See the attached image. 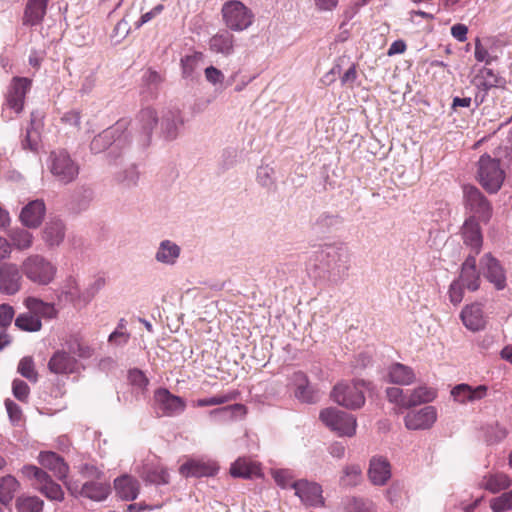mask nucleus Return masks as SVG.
Wrapping results in <instances>:
<instances>
[{
	"mask_svg": "<svg viewBox=\"0 0 512 512\" xmlns=\"http://www.w3.org/2000/svg\"><path fill=\"white\" fill-rule=\"evenodd\" d=\"M12 392L15 398L19 401H26L29 396L30 389L25 381L15 379L12 383Z\"/></svg>",
	"mask_w": 512,
	"mask_h": 512,
	"instance_id": "obj_59",
	"label": "nucleus"
},
{
	"mask_svg": "<svg viewBox=\"0 0 512 512\" xmlns=\"http://www.w3.org/2000/svg\"><path fill=\"white\" fill-rule=\"evenodd\" d=\"M388 377L390 382L398 385H410L416 378L412 368L401 363H394L389 367Z\"/></svg>",
	"mask_w": 512,
	"mask_h": 512,
	"instance_id": "obj_38",
	"label": "nucleus"
},
{
	"mask_svg": "<svg viewBox=\"0 0 512 512\" xmlns=\"http://www.w3.org/2000/svg\"><path fill=\"white\" fill-rule=\"evenodd\" d=\"M182 123L183 121L178 110L174 109L166 111L161 117V136L168 141L176 139L178 136V128Z\"/></svg>",
	"mask_w": 512,
	"mask_h": 512,
	"instance_id": "obj_28",
	"label": "nucleus"
},
{
	"mask_svg": "<svg viewBox=\"0 0 512 512\" xmlns=\"http://www.w3.org/2000/svg\"><path fill=\"white\" fill-rule=\"evenodd\" d=\"M437 419V412L433 406H425L419 410L407 413L404 422L409 430L429 429Z\"/></svg>",
	"mask_w": 512,
	"mask_h": 512,
	"instance_id": "obj_17",
	"label": "nucleus"
},
{
	"mask_svg": "<svg viewBox=\"0 0 512 512\" xmlns=\"http://www.w3.org/2000/svg\"><path fill=\"white\" fill-rule=\"evenodd\" d=\"M463 200L470 217L483 222L489 221L492 215V207L481 191L472 185L463 186Z\"/></svg>",
	"mask_w": 512,
	"mask_h": 512,
	"instance_id": "obj_11",
	"label": "nucleus"
},
{
	"mask_svg": "<svg viewBox=\"0 0 512 512\" xmlns=\"http://www.w3.org/2000/svg\"><path fill=\"white\" fill-rule=\"evenodd\" d=\"M295 495L308 507L318 508L325 505L322 486L307 479L296 480L291 484Z\"/></svg>",
	"mask_w": 512,
	"mask_h": 512,
	"instance_id": "obj_12",
	"label": "nucleus"
},
{
	"mask_svg": "<svg viewBox=\"0 0 512 512\" xmlns=\"http://www.w3.org/2000/svg\"><path fill=\"white\" fill-rule=\"evenodd\" d=\"M21 472L25 477L35 480L36 488L46 498L54 501H62L64 499L62 487L53 481L46 471L34 465H25Z\"/></svg>",
	"mask_w": 512,
	"mask_h": 512,
	"instance_id": "obj_7",
	"label": "nucleus"
},
{
	"mask_svg": "<svg viewBox=\"0 0 512 512\" xmlns=\"http://www.w3.org/2000/svg\"><path fill=\"white\" fill-rule=\"evenodd\" d=\"M221 13L224 24L235 32L247 30L255 18L252 10L238 0L226 1L222 6Z\"/></svg>",
	"mask_w": 512,
	"mask_h": 512,
	"instance_id": "obj_5",
	"label": "nucleus"
},
{
	"mask_svg": "<svg viewBox=\"0 0 512 512\" xmlns=\"http://www.w3.org/2000/svg\"><path fill=\"white\" fill-rule=\"evenodd\" d=\"M489 506L492 512H508L512 510V489L504 491L490 500Z\"/></svg>",
	"mask_w": 512,
	"mask_h": 512,
	"instance_id": "obj_48",
	"label": "nucleus"
},
{
	"mask_svg": "<svg viewBox=\"0 0 512 512\" xmlns=\"http://www.w3.org/2000/svg\"><path fill=\"white\" fill-rule=\"evenodd\" d=\"M243 406L241 404H234L223 408H217L210 411V416L215 421H226L233 417L235 410H241Z\"/></svg>",
	"mask_w": 512,
	"mask_h": 512,
	"instance_id": "obj_57",
	"label": "nucleus"
},
{
	"mask_svg": "<svg viewBox=\"0 0 512 512\" xmlns=\"http://www.w3.org/2000/svg\"><path fill=\"white\" fill-rule=\"evenodd\" d=\"M5 407L12 423H18L21 420L22 411L20 407L10 399L5 400Z\"/></svg>",
	"mask_w": 512,
	"mask_h": 512,
	"instance_id": "obj_63",
	"label": "nucleus"
},
{
	"mask_svg": "<svg viewBox=\"0 0 512 512\" xmlns=\"http://www.w3.org/2000/svg\"><path fill=\"white\" fill-rule=\"evenodd\" d=\"M371 389V383L364 380L342 381L331 391V398L338 405L350 410L360 409L365 404V391Z\"/></svg>",
	"mask_w": 512,
	"mask_h": 512,
	"instance_id": "obj_3",
	"label": "nucleus"
},
{
	"mask_svg": "<svg viewBox=\"0 0 512 512\" xmlns=\"http://www.w3.org/2000/svg\"><path fill=\"white\" fill-rule=\"evenodd\" d=\"M82 291L78 281L69 277L61 287L58 298L60 301L71 303L76 309H81L85 307V303H82Z\"/></svg>",
	"mask_w": 512,
	"mask_h": 512,
	"instance_id": "obj_29",
	"label": "nucleus"
},
{
	"mask_svg": "<svg viewBox=\"0 0 512 512\" xmlns=\"http://www.w3.org/2000/svg\"><path fill=\"white\" fill-rule=\"evenodd\" d=\"M24 306L29 310L33 315L39 317L41 320L44 319H53L57 316V310L52 303L44 302L41 299L33 296H29L24 299Z\"/></svg>",
	"mask_w": 512,
	"mask_h": 512,
	"instance_id": "obj_33",
	"label": "nucleus"
},
{
	"mask_svg": "<svg viewBox=\"0 0 512 512\" xmlns=\"http://www.w3.org/2000/svg\"><path fill=\"white\" fill-rule=\"evenodd\" d=\"M482 275L494 285L497 290H502L506 286V274L499 262L491 253L482 256L479 262Z\"/></svg>",
	"mask_w": 512,
	"mask_h": 512,
	"instance_id": "obj_14",
	"label": "nucleus"
},
{
	"mask_svg": "<svg viewBox=\"0 0 512 512\" xmlns=\"http://www.w3.org/2000/svg\"><path fill=\"white\" fill-rule=\"evenodd\" d=\"M271 476L282 489L291 488V484L295 482V475L290 469H273L271 470Z\"/></svg>",
	"mask_w": 512,
	"mask_h": 512,
	"instance_id": "obj_52",
	"label": "nucleus"
},
{
	"mask_svg": "<svg viewBox=\"0 0 512 512\" xmlns=\"http://www.w3.org/2000/svg\"><path fill=\"white\" fill-rule=\"evenodd\" d=\"M181 255V247L172 240H162L155 252L154 258L157 263L166 266H174Z\"/></svg>",
	"mask_w": 512,
	"mask_h": 512,
	"instance_id": "obj_25",
	"label": "nucleus"
},
{
	"mask_svg": "<svg viewBox=\"0 0 512 512\" xmlns=\"http://www.w3.org/2000/svg\"><path fill=\"white\" fill-rule=\"evenodd\" d=\"M481 271L477 269L476 256L469 254L461 267L459 280L470 291H476L481 283Z\"/></svg>",
	"mask_w": 512,
	"mask_h": 512,
	"instance_id": "obj_22",
	"label": "nucleus"
},
{
	"mask_svg": "<svg viewBox=\"0 0 512 512\" xmlns=\"http://www.w3.org/2000/svg\"><path fill=\"white\" fill-rule=\"evenodd\" d=\"M105 280L101 277L91 281L82 291V303L85 307L92 301L95 295L104 287Z\"/></svg>",
	"mask_w": 512,
	"mask_h": 512,
	"instance_id": "obj_54",
	"label": "nucleus"
},
{
	"mask_svg": "<svg viewBox=\"0 0 512 512\" xmlns=\"http://www.w3.org/2000/svg\"><path fill=\"white\" fill-rule=\"evenodd\" d=\"M471 83L476 89L474 104L478 107L486 100L491 90L503 89L506 85V80L492 69L483 67L478 70Z\"/></svg>",
	"mask_w": 512,
	"mask_h": 512,
	"instance_id": "obj_9",
	"label": "nucleus"
},
{
	"mask_svg": "<svg viewBox=\"0 0 512 512\" xmlns=\"http://www.w3.org/2000/svg\"><path fill=\"white\" fill-rule=\"evenodd\" d=\"M140 178L139 171L135 164H131L125 169L115 173L114 180L117 184L124 188H134L138 185Z\"/></svg>",
	"mask_w": 512,
	"mask_h": 512,
	"instance_id": "obj_42",
	"label": "nucleus"
},
{
	"mask_svg": "<svg viewBox=\"0 0 512 512\" xmlns=\"http://www.w3.org/2000/svg\"><path fill=\"white\" fill-rule=\"evenodd\" d=\"M321 421L339 436L351 437L356 431V418L338 408L329 407L320 412Z\"/></svg>",
	"mask_w": 512,
	"mask_h": 512,
	"instance_id": "obj_8",
	"label": "nucleus"
},
{
	"mask_svg": "<svg viewBox=\"0 0 512 512\" xmlns=\"http://www.w3.org/2000/svg\"><path fill=\"white\" fill-rule=\"evenodd\" d=\"M462 238L464 244L471 248L472 255H478L481 251L483 237L480 226L474 217L465 220L462 226Z\"/></svg>",
	"mask_w": 512,
	"mask_h": 512,
	"instance_id": "obj_21",
	"label": "nucleus"
},
{
	"mask_svg": "<svg viewBox=\"0 0 512 512\" xmlns=\"http://www.w3.org/2000/svg\"><path fill=\"white\" fill-rule=\"evenodd\" d=\"M295 397L301 402L312 404L318 401V392L307 383L302 389H294Z\"/></svg>",
	"mask_w": 512,
	"mask_h": 512,
	"instance_id": "obj_56",
	"label": "nucleus"
},
{
	"mask_svg": "<svg viewBox=\"0 0 512 512\" xmlns=\"http://www.w3.org/2000/svg\"><path fill=\"white\" fill-rule=\"evenodd\" d=\"M15 326L22 331L38 332L42 328V321L28 310L16 317Z\"/></svg>",
	"mask_w": 512,
	"mask_h": 512,
	"instance_id": "obj_46",
	"label": "nucleus"
},
{
	"mask_svg": "<svg viewBox=\"0 0 512 512\" xmlns=\"http://www.w3.org/2000/svg\"><path fill=\"white\" fill-rule=\"evenodd\" d=\"M94 198V191L88 186L76 188L71 196V208L76 212L86 210Z\"/></svg>",
	"mask_w": 512,
	"mask_h": 512,
	"instance_id": "obj_41",
	"label": "nucleus"
},
{
	"mask_svg": "<svg viewBox=\"0 0 512 512\" xmlns=\"http://www.w3.org/2000/svg\"><path fill=\"white\" fill-rule=\"evenodd\" d=\"M21 272L30 282L46 286L54 281L57 267L41 254H30L22 261Z\"/></svg>",
	"mask_w": 512,
	"mask_h": 512,
	"instance_id": "obj_4",
	"label": "nucleus"
},
{
	"mask_svg": "<svg viewBox=\"0 0 512 512\" xmlns=\"http://www.w3.org/2000/svg\"><path fill=\"white\" fill-rule=\"evenodd\" d=\"M15 315L14 308L9 304L0 305V327L7 328Z\"/></svg>",
	"mask_w": 512,
	"mask_h": 512,
	"instance_id": "obj_60",
	"label": "nucleus"
},
{
	"mask_svg": "<svg viewBox=\"0 0 512 512\" xmlns=\"http://www.w3.org/2000/svg\"><path fill=\"white\" fill-rule=\"evenodd\" d=\"M65 237V225L61 220H53L46 224L43 240L49 247L59 246Z\"/></svg>",
	"mask_w": 512,
	"mask_h": 512,
	"instance_id": "obj_39",
	"label": "nucleus"
},
{
	"mask_svg": "<svg viewBox=\"0 0 512 512\" xmlns=\"http://www.w3.org/2000/svg\"><path fill=\"white\" fill-rule=\"evenodd\" d=\"M19 488V482L12 475H6L0 478V503L9 505L13 500L15 492Z\"/></svg>",
	"mask_w": 512,
	"mask_h": 512,
	"instance_id": "obj_43",
	"label": "nucleus"
},
{
	"mask_svg": "<svg viewBox=\"0 0 512 512\" xmlns=\"http://www.w3.org/2000/svg\"><path fill=\"white\" fill-rule=\"evenodd\" d=\"M66 346L69 354L80 358H89L92 354V349L88 345L83 344L77 336H71L66 341Z\"/></svg>",
	"mask_w": 512,
	"mask_h": 512,
	"instance_id": "obj_50",
	"label": "nucleus"
},
{
	"mask_svg": "<svg viewBox=\"0 0 512 512\" xmlns=\"http://www.w3.org/2000/svg\"><path fill=\"white\" fill-rule=\"evenodd\" d=\"M111 492V487L107 483L88 481L82 484V497L93 501H104Z\"/></svg>",
	"mask_w": 512,
	"mask_h": 512,
	"instance_id": "obj_40",
	"label": "nucleus"
},
{
	"mask_svg": "<svg viewBox=\"0 0 512 512\" xmlns=\"http://www.w3.org/2000/svg\"><path fill=\"white\" fill-rule=\"evenodd\" d=\"M205 77L213 85L222 84L224 81V74L214 66H209L205 69Z\"/></svg>",
	"mask_w": 512,
	"mask_h": 512,
	"instance_id": "obj_64",
	"label": "nucleus"
},
{
	"mask_svg": "<svg viewBox=\"0 0 512 512\" xmlns=\"http://www.w3.org/2000/svg\"><path fill=\"white\" fill-rule=\"evenodd\" d=\"M43 504V501L36 496L19 497L16 500L18 512H41Z\"/></svg>",
	"mask_w": 512,
	"mask_h": 512,
	"instance_id": "obj_49",
	"label": "nucleus"
},
{
	"mask_svg": "<svg viewBox=\"0 0 512 512\" xmlns=\"http://www.w3.org/2000/svg\"><path fill=\"white\" fill-rule=\"evenodd\" d=\"M42 113L34 111L31 113L30 125L26 131V137L22 141V147L25 150L36 151L38 148L39 129L42 126Z\"/></svg>",
	"mask_w": 512,
	"mask_h": 512,
	"instance_id": "obj_34",
	"label": "nucleus"
},
{
	"mask_svg": "<svg viewBox=\"0 0 512 512\" xmlns=\"http://www.w3.org/2000/svg\"><path fill=\"white\" fill-rule=\"evenodd\" d=\"M38 462L41 466L51 471L59 480H65L68 477L69 465L55 452H40L38 455Z\"/></svg>",
	"mask_w": 512,
	"mask_h": 512,
	"instance_id": "obj_20",
	"label": "nucleus"
},
{
	"mask_svg": "<svg viewBox=\"0 0 512 512\" xmlns=\"http://www.w3.org/2000/svg\"><path fill=\"white\" fill-rule=\"evenodd\" d=\"M408 392L399 387H389L386 389L387 399L401 408L408 409Z\"/></svg>",
	"mask_w": 512,
	"mask_h": 512,
	"instance_id": "obj_53",
	"label": "nucleus"
},
{
	"mask_svg": "<svg viewBox=\"0 0 512 512\" xmlns=\"http://www.w3.org/2000/svg\"><path fill=\"white\" fill-rule=\"evenodd\" d=\"M367 476L371 484L374 486H385L392 476L389 460L379 455L371 457Z\"/></svg>",
	"mask_w": 512,
	"mask_h": 512,
	"instance_id": "obj_15",
	"label": "nucleus"
},
{
	"mask_svg": "<svg viewBox=\"0 0 512 512\" xmlns=\"http://www.w3.org/2000/svg\"><path fill=\"white\" fill-rule=\"evenodd\" d=\"M435 397L436 392L434 389L426 386H419L413 391L408 392V408L420 405L422 403L431 402Z\"/></svg>",
	"mask_w": 512,
	"mask_h": 512,
	"instance_id": "obj_45",
	"label": "nucleus"
},
{
	"mask_svg": "<svg viewBox=\"0 0 512 512\" xmlns=\"http://www.w3.org/2000/svg\"><path fill=\"white\" fill-rule=\"evenodd\" d=\"M155 410L161 416L173 417L181 414L186 408L183 398L170 393L165 388H159L154 393Z\"/></svg>",
	"mask_w": 512,
	"mask_h": 512,
	"instance_id": "obj_13",
	"label": "nucleus"
},
{
	"mask_svg": "<svg viewBox=\"0 0 512 512\" xmlns=\"http://www.w3.org/2000/svg\"><path fill=\"white\" fill-rule=\"evenodd\" d=\"M139 473L141 478L150 484L162 485L169 482V473L159 464L146 463Z\"/></svg>",
	"mask_w": 512,
	"mask_h": 512,
	"instance_id": "obj_36",
	"label": "nucleus"
},
{
	"mask_svg": "<svg viewBox=\"0 0 512 512\" xmlns=\"http://www.w3.org/2000/svg\"><path fill=\"white\" fill-rule=\"evenodd\" d=\"M158 121L153 108H144L131 123L130 130L126 121H118L93 138L90 150L98 154L108 149L109 159L115 162L133 153L143 152L151 143L152 133Z\"/></svg>",
	"mask_w": 512,
	"mask_h": 512,
	"instance_id": "obj_1",
	"label": "nucleus"
},
{
	"mask_svg": "<svg viewBox=\"0 0 512 512\" xmlns=\"http://www.w3.org/2000/svg\"><path fill=\"white\" fill-rule=\"evenodd\" d=\"M8 241L11 249L25 251L30 249L34 243V235L26 227H13L7 231Z\"/></svg>",
	"mask_w": 512,
	"mask_h": 512,
	"instance_id": "obj_32",
	"label": "nucleus"
},
{
	"mask_svg": "<svg viewBox=\"0 0 512 512\" xmlns=\"http://www.w3.org/2000/svg\"><path fill=\"white\" fill-rule=\"evenodd\" d=\"M478 178L484 189L490 193H496L505 178L499 160L491 158L489 155H482L478 162Z\"/></svg>",
	"mask_w": 512,
	"mask_h": 512,
	"instance_id": "obj_6",
	"label": "nucleus"
},
{
	"mask_svg": "<svg viewBox=\"0 0 512 512\" xmlns=\"http://www.w3.org/2000/svg\"><path fill=\"white\" fill-rule=\"evenodd\" d=\"M274 169L269 165H262L257 170V181L263 187H271L274 184Z\"/></svg>",
	"mask_w": 512,
	"mask_h": 512,
	"instance_id": "obj_58",
	"label": "nucleus"
},
{
	"mask_svg": "<svg viewBox=\"0 0 512 512\" xmlns=\"http://www.w3.org/2000/svg\"><path fill=\"white\" fill-rule=\"evenodd\" d=\"M217 470L216 464L199 460H189L179 468L180 474L184 477L213 476Z\"/></svg>",
	"mask_w": 512,
	"mask_h": 512,
	"instance_id": "obj_27",
	"label": "nucleus"
},
{
	"mask_svg": "<svg viewBox=\"0 0 512 512\" xmlns=\"http://www.w3.org/2000/svg\"><path fill=\"white\" fill-rule=\"evenodd\" d=\"M45 211L46 208L43 200H33L22 208L19 219L24 227L36 229L42 224Z\"/></svg>",
	"mask_w": 512,
	"mask_h": 512,
	"instance_id": "obj_19",
	"label": "nucleus"
},
{
	"mask_svg": "<svg viewBox=\"0 0 512 512\" xmlns=\"http://www.w3.org/2000/svg\"><path fill=\"white\" fill-rule=\"evenodd\" d=\"M362 481V468L358 464L346 465L342 470L339 483L344 487H354Z\"/></svg>",
	"mask_w": 512,
	"mask_h": 512,
	"instance_id": "obj_44",
	"label": "nucleus"
},
{
	"mask_svg": "<svg viewBox=\"0 0 512 512\" xmlns=\"http://www.w3.org/2000/svg\"><path fill=\"white\" fill-rule=\"evenodd\" d=\"M319 268L333 281L342 280L349 270V254L342 245L329 244L316 251Z\"/></svg>",
	"mask_w": 512,
	"mask_h": 512,
	"instance_id": "obj_2",
	"label": "nucleus"
},
{
	"mask_svg": "<svg viewBox=\"0 0 512 512\" xmlns=\"http://www.w3.org/2000/svg\"><path fill=\"white\" fill-rule=\"evenodd\" d=\"M258 472V466L245 458L236 460L230 468L233 477L251 478Z\"/></svg>",
	"mask_w": 512,
	"mask_h": 512,
	"instance_id": "obj_47",
	"label": "nucleus"
},
{
	"mask_svg": "<svg viewBox=\"0 0 512 512\" xmlns=\"http://www.w3.org/2000/svg\"><path fill=\"white\" fill-rule=\"evenodd\" d=\"M31 81L28 78H14L6 97L7 106L20 113L24 107V100L30 89Z\"/></svg>",
	"mask_w": 512,
	"mask_h": 512,
	"instance_id": "obj_18",
	"label": "nucleus"
},
{
	"mask_svg": "<svg viewBox=\"0 0 512 512\" xmlns=\"http://www.w3.org/2000/svg\"><path fill=\"white\" fill-rule=\"evenodd\" d=\"M209 47L215 53L229 56L234 52V36L227 30L221 31L211 37Z\"/></svg>",
	"mask_w": 512,
	"mask_h": 512,
	"instance_id": "obj_37",
	"label": "nucleus"
},
{
	"mask_svg": "<svg viewBox=\"0 0 512 512\" xmlns=\"http://www.w3.org/2000/svg\"><path fill=\"white\" fill-rule=\"evenodd\" d=\"M128 379L133 386H136L140 389L146 387V385L148 384L147 377L141 370L138 369L130 370L128 374Z\"/></svg>",
	"mask_w": 512,
	"mask_h": 512,
	"instance_id": "obj_61",
	"label": "nucleus"
},
{
	"mask_svg": "<svg viewBox=\"0 0 512 512\" xmlns=\"http://www.w3.org/2000/svg\"><path fill=\"white\" fill-rule=\"evenodd\" d=\"M461 320L465 327L471 331H479L485 327V317L481 304L467 305L461 312Z\"/></svg>",
	"mask_w": 512,
	"mask_h": 512,
	"instance_id": "obj_26",
	"label": "nucleus"
},
{
	"mask_svg": "<svg viewBox=\"0 0 512 512\" xmlns=\"http://www.w3.org/2000/svg\"><path fill=\"white\" fill-rule=\"evenodd\" d=\"M48 0H27L23 16V24L36 26L41 24L47 12Z\"/></svg>",
	"mask_w": 512,
	"mask_h": 512,
	"instance_id": "obj_31",
	"label": "nucleus"
},
{
	"mask_svg": "<svg viewBox=\"0 0 512 512\" xmlns=\"http://www.w3.org/2000/svg\"><path fill=\"white\" fill-rule=\"evenodd\" d=\"M463 287L460 281H454L451 283L449 288V299L454 304H459L463 299Z\"/></svg>",
	"mask_w": 512,
	"mask_h": 512,
	"instance_id": "obj_62",
	"label": "nucleus"
},
{
	"mask_svg": "<svg viewBox=\"0 0 512 512\" xmlns=\"http://www.w3.org/2000/svg\"><path fill=\"white\" fill-rule=\"evenodd\" d=\"M17 371L30 382L36 383L38 381V373L35 370L34 361L31 356L23 357L19 361Z\"/></svg>",
	"mask_w": 512,
	"mask_h": 512,
	"instance_id": "obj_51",
	"label": "nucleus"
},
{
	"mask_svg": "<svg viewBox=\"0 0 512 512\" xmlns=\"http://www.w3.org/2000/svg\"><path fill=\"white\" fill-rule=\"evenodd\" d=\"M474 56L477 61L485 62L487 65L492 64L498 59V56L490 52L479 39H477L475 43Z\"/></svg>",
	"mask_w": 512,
	"mask_h": 512,
	"instance_id": "obj_55",
	"label": "nucleus"
},
{
	"mask_svg": "<svg viewBox=\"0 0 512 512\" xmlns=\"http://www.w3.org/2000/svg\"><path fill=\"white\" fill-rule=\"evenodd\" d=\"M76 361L67 351H56L49 360L48 368L55 374L70 373L74 369Z\"/></svg>",
	"mask_w": 512,
	"mask_h": 512,
	"instance_id": "obj_35",
	"label": "nucleus"
},
{
	"mask_svg": "<svg viewBox=\"0 0 512 512\" xmlns=\"http://www.w3.org/2000/svg\"><path fill=\"white\" fill-rule=\"evenodd\" d=\"M479 486L492 494H497L512 486V478L504 472L492 471L481 478Z\"/></svg>",
	"mask_w": 512,
	"mask_h": 512,
	"instance_id": "obj_24",
	"label": "nucleus"
},
{
	"mask_svg": "<svg viewBox=\"0 0 512 512\" xmlns=\"http://www.w3.org/2000/svg\"><path fill=\"white\" fill-rule=\"evenodd\" d=\"M49 162L52 175L63 184L71 183L79 174V165L65 150L52 152Z\"/></svg>",
	"mask_w": 512,
	"mask_h": 512,
	"instance_id": "obj_10",
	"label": "nucleus"
},
{
	"mask_svg": "<svg viewBox=\"0 0 512 512\" xmlns=\"http://www.w3.org/2000/svg\"><path fill=\"white\" fill-rule=\"evenodd\" d=\"M114 488L122 500L132 501L137 498L140 485L132 476L122 475L114 480Z\"/></svg>",
	"mask_w": 512,
	"mask_h": 512,
	"instance_id": "obj_30",
	"label": "nucleus"
},
{
	"mask_svg": "<svg viewBox=\"0 0 512 512\" xmlns=\"http://www.w3.org/2000/svg\"><path fill=\"white\" fill-rule=\"evenodd\" d=\"M21 268L14 263L0 266V291L6 295H14L21 289Z\"/></svg>",
	"mask_w": 512,
	"mask_h": 512,
	"instance_id": "obj_16",
	"label": "nucleus"
},
{
	"mask_svg": "<svg viewBox=\"0 0 512 512\" xmlns=\"http://www.w3.org/2000/svg\"><path fill=\"white\" fill-rule=\"evenodd\" d=\"M487 395V386L486 385H478L476 387H472L468 384L462 383L456 385L451 390V396L453 399L460 403H472L478 400L483 399Z\"/></svg>",
	"mask_w": 512,
	"mask_h": 512,
	"instance_id": "obj_23",
	"label": "nucleus"
}]
</instances>
